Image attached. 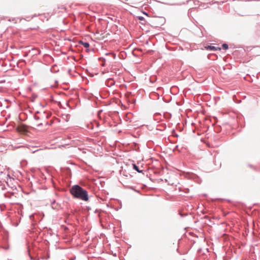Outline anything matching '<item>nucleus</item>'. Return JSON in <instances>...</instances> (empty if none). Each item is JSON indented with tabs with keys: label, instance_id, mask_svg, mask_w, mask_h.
<instances>
[{
	"label": "nucleus",
	"instance_id": "1a4fd4ad",
	"mask_svg": "<svg viewBox=\"0 0 260 260\" xmlns=\"http://www.w3.org/2000/svg\"><path fill=\"white\" fill-rule=\"evenodd\" d=\"M32 50H36L38 52V53H35V54H40V50H37L36 49H32Z\"/></svg>",
	"mask_w": 260,
	"mask_h": 260
},
{
	"label": "nucleus",
	"instance_id": "0eeeda50",
	"mask_svg": "<svg viewBox=\"0 0 260 260\" xmlns=\"http://www.w3.org/2000/svg\"><path fill=\"white\" fill-rule=\"evenodd\" d=\"M51 205L53 208H56V207L55 206V200H53V201L51 202Z\"/></svg>",
	"mask_w": 260,
	"mask_h": 260
},
{
	"label": "nucleus",
	"instance_id": "4468645a",
	"mask_svg": "<svg viewBox=\"0 0 260 260\" xmlns=\"http://www.w3.org/2000/svg\"><path fill=\"white\" fill-rule=\"evenodd\" d=\"M42 124H43L42 123L38 124V127H39V126H41Z\"/></svg>",
	"mask_w": 260,
	"mask_h": 260
},
{
	"label": "nucleus",
	"instance_id": "f03ea898",
	"mask_svg": "<svg viewBox=\"0 0 260 260\" xmlns=\"http://www.w3.org/2000/svg\"><path fill=\"white\" fill-rule=\"evenodd\" d=\"M115 83V81L112 78L107 79L105 82V84L107 86L111 87L113 86Z\"/></svg>",
	"mask_w": 260,
	"mask_h": 260
},
{
	"label": "nucleus",
	"instance_id": "6e6552de",
	"mask_svg": "<svg viewBox=\"0 0 260 260\" xmlns=\"http://www.w3.org/2000/svg\"><path fill=\"white\" fill-rule=\"evenodd\" d=\"M100 59H101L102 61H103V62L102 64V66L103 67L105 66V62L106 61V59L105 58H100Z\"/></svg>",
	"mask_w": 260,
	"mask_h": 260
},
{
	"label": "nucleus",
	"instance_id": "f8f14e48",
	"mask_svg": "<svg viewBox=\"0 0 260 260\" xmlns=\"http://www.w3.org/2000/svg\"><path fill=\"white\" fill-rule=\"evenodd\" d=\"M35 119L36 120H39L40 119L39 117L37 116H34Z\"/></svg>",
	"mask_w": 260,
	"mask_h": 260
},
{
	"label": "nucleus",
	"instance_id": "39448f33",
	"mask_svg": "<svg viewBox=\"0 0 260 260\" xmlns=\"http://www.w3.org/2000/svg\"><path fill=\"white\" fill-rule=\"evenodd\" d=\"M80 44H82L85 48H88L89 47V44L86 42L80 41Z\"/></svg>",
	"mask_w": 260,
	"mask_h": 260
},
{
	"label": "nucleus",
	"instance_id": "20e7f679",
	"mask_svg": "<svg viewBox=\"0 0 260 260\" xmlns=\"http://www.w3.org/2000/svg\"><path fill=\"white\" fill-rule=\"evenodd\" d=\"M133 169L134 170H135V171H137L138 173H141L143 172V170H140L138 166H137L136 164H133Z\"/></svg>",
	"mask_w": 260,
	"mask_h": 260
},
{
	"label": "nucleus",
	"instance_id": "9b49d317",
	"mask_svg": "<svg viewBox=\"0 0 260 260\" xmlns=\"http://www.w3.org/2000/svg\"><path fill=\"white\" fill-rule=\"evenodd\" d=\"M144 17H142V16H139V19L140 20H144Z\"/></svg>",
	"mask_w": 260,
	"mask_h": 260
},
{
	"label": "nucleus",
	"instance_id": "2eb2a0df",
	"mask_svg": "<svg viewBox=\"0 0 260 260\" xmlns=\"http://www.w3.org/2000/svg\"><path fill=\"white\" fill-rule=\"evenodd\" d=\"M179 214L180 215V216H181V217L184 216V215H182L181 213H179Z\"/></svg>",
	"mask_w": 260,
	"mask_h": 260
},
{
	"label": "nucleus",
	"instance_id": "dca6fc26",
	"mask_svg": "<svg viewBox=\"0 0 260 260\" xmlns=\"http://www.w3.org/2000/svg\"><path fill=\"white\" fill-rule=\"evenodd\" d=\"M1 189H2V190L4 189V187L3 186H2V187H1Z\"/></svg>",
	"mask_w": 260,
	"mask_h": 260
},
{
	"label": "nucleus",
	"instance_id": "ddd939ff",
	"mask_svg": "<svg viewBox=\"0 0 260 260\" xmlns=\"http://www.w3.org/2000/svg\"><path fill=\"white\" fill-rule=\"evenodd\" d=\"M45 124H46V125H50V124H49L48 122H46Z\"/></svg>",
	"mask_w": 260,
	"mask_h": 260
},
{
	"label": "nucleus",
	"instance_id": "f257e3e1",
	"mask_svg": "<svg viewBox=\"0 0 260 260\" xmlns=\"http://www.w3.org/2000/svg\"><path fill=\"white\" fill-rule=\"evenodd\" d=\"M70 193L74 198L87 201L89 199L88 192L79 185H74L70 189Z\"/></svg>",
	"mask_w": 260,
	"mask_h": 260
},
{
	"label": "nucleus",
	"instance_id": "423d86ee",
	"mask_svg": "<svg viewBox=\"0 0 260 260\" xmlns=\"http://www.w3.org/2000/svg\"><path fill=\"white\" fill-rule=\"evenodd\" d=\"M222 48L224 50H226L228 49L229 48V46H228V45L227 44H223L222 45Z\"/></svg>",
	"mask_w": 260,
	"mask_h": 260
},
{
	"label": "nucleus",
	"instance_id": "f3484780",
	"mask_svg": "<svg viewBox=\"0 0 260 260\" xmlns=\"http://www.w3.org/2000/svg\"><path fill=\"white\" fill-rule=\"evenodd\" d=\"M35 260H39V258H38L37 259H35Z\"/></svg>",
	"mask_w": 260,
	"mask_h": 260
},
{
	"label": "nucleus",
	"instance_id": "9d476101",
	"mask_svg": "<svg viewBox=\"0 0 260 260\" xmlns=\"http://www.w3.org/2000/svg\"><path fill=\"white\" fill-rule=\"evenodd\" d=\"M28 255H29V256L31 260L34 259L33 257H32V256H31L30 255V253H29V252L28 251Z\"/></svg>",
	"mask_w": 260,
	"mask_h": 260
},
{
	"label": "nucleus",
	"instance_id": "7ed1b4c3",
	"mask_svg": "<svg viewBox=\"0 0 260 260\" xmlns=\"http://www.w3.org/2000/svg\"><path fill=\"white\" fill-rule=\"evenodd\" d=\"M205 48L206 50H210L212 51H217V50H220V48L219 47H216L213 46L211 45H208L205 47Z\"/></svg>",
	"mask_w": 260,
	"mask_h": 260
}]
</instances>
